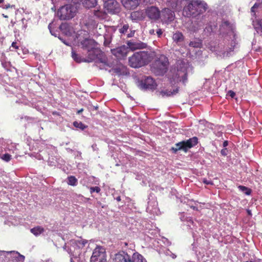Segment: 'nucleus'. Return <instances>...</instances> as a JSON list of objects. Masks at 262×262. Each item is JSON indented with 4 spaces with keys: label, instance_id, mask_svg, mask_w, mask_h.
<instances>
[{
    "label": "nucleus",
    "instance_id": "obj_1",
    "mask_svg": "<svg viewBox=\"0 0 262 262\" xmlns=\"http://www.w3.org/2000/svg\"><path fill=\"white\" fill-rule=\"evenodd\" d=\"M183 8V14L187 17H195L204 13L208 9L207 4L201 0H189Z\"/></svg>",
    "mask_w": 262,
    "mask_h": 262
},
{
    "label": "nucleus",
    "instance_id": "obj_53",
    "mask_svg": "<svg viewBox=\"0 0 262 262\" xmlns=\"http://www.w3.org/2000/svg\"><path fill=\"white\" fill-rule=\"evenodd\" d=\"M127 36H128V37H132V35H129V34H128Z\"/></svg>",
    "mask_w": 262,
    "mask_h": 262
},
{
    "label": "nucleus",
    "instance_id": "obj_16",
    "mask_svg": "<svg viewBox=\"0 0 262 262\" xmlns=\"http://www.w3.org/2000/svg\"><path fill=\"white\" fill-rule=\"evenodd\" d=\"M111 71L118 76L126 75L128 74L126 67L122 64H118L115 67L112 68Z\"/></svg>",
    "mask_w": 262,
    "mask_h": 262
},
{
    "label": "nucleus",
    "instance_id": "obj_31",
    "mask_svg": "<svg viewBox=\"0 0 262 262\" xmlns=\"http://www.w3.org/2000/svg\"><path fill=\"white\" fill-rule=\"evenodd\" d=\"M234 46L235 42H232L231 44V47L229 48L228 50L224 52L223 55L226 56H229L230 52H233L234 51Z\"/></svg>",
    "mask_w": 262,
    "mask_h": 262
},
{
    "label": "nucleus",
    "instance_id": "obj_25",
    "mask_svg": "<svg viewBox=\"0 0 262 262\" xmlns=\"http://www.w3.org/2000/svg\"><path fill=\"white\" fill-rule=\"evenodd\" d=\"M143 256L137 252L134 253L132 256H130V262H143Z\"/></svg>",
    "mask_w": 262,
    "mask_h": 262
},
{
    "label": "nucleus",
    "instance_id": "obj_33",
    "mask_svg": "<svg viewBox=\"0 0 262 262\" xmlns=\"http://www.w3.org/2000/svg\"><path fill=\"white\" fill-rule=\"evenodd\" d=\"M129 27L128 24H124L123 26L119 29L120 33L121 34H125L129 29Z\"/></svg>",
    "mask_w": 262,
    "mask_h": 262
},
{
    "label": "nucleus",
    "instance_id": "obj_46",
    "mask_svg": "<svg viewBox=\"0 0 262 262\" xmlns=\"http://www.w3.org/2000/svg\"><path fill=\"white\" fill-rule=\"evenodd\" d=\"M224 24L226 26H228L230 25V23L228 21H225L224 22Z\"/></svg>",
    "mask_w": 262,
    "mask_h": 262
},
{
    "label": "nucleus",
    "instance_id": "obj_54",
    "mask_svg": "<svg viewBox=\"0 0 262 262\" xmlns=\"http://www.w3.org/2000/svg\"><path fill=\"white\" fill-rule=\"evenodd\" d=\"M191 208H192L193 209H194L195 208V207L193 206V207H191Z\"/></svg>",
    "mask_w": 262,
    "mask_h": 262
},
{
    "label": "nucleus",
    "instance_id": "obj_14",
    "mask_svg": "<svg viewBox=\"0 0 262 262\" xmlns=\"http://www.w3.org/2000/svg\"><path fill=\"white\" fill-rule=\"evenodd\" d=\"M115 262H130V256L126 252L121 251L115 255Z\"/></svg>",
    "mask_w": 262,
    "mask_h": 262
},
{
    "label": "nucleus",
    "instance_id": "obj_40",
    "mask_svg": "<svg viewBox=\"0 0 262 262\" xmlns=\"http://www.w3.org/2000/svg\"><path fill=\"white\" fill-rule=\"evenodd\" d=\"M258 6H259V4L255 3V4L253 5V6L251 8V12H254V11H255V10H255V9L257 8L258 7Z\"/></svg>",
    "mask_w": 262,
    "mask_h": 262
},
{
    "label": "nucleus",
    "instance_id": "obj_48",
    "mask_svg": "<svg viewBox=\"0 0 262 262\" xmlns=\"http://www.w3.org/2000/svg\"><path fill=\"white\" fill-rule=\"evenodd\" d=\"M116 199L118 202H120L121 201V197L120 196H118L116 198Z\"/></svg>",
    "mask_w": 262,
    "mask_h": 262
},
{
    "label": "nucleus",
    "instance_id": "obj_30",
    "mask_svg": "<svg viewBox=\"0 0 262 262\" xmlns=\"http://www.w3.org/2000/svg\"><path fill=\"white\" fill-rule=\"evenodd\" d=\"M73 125L76 128H79L81 130H84L87 128L88 126L82 123L81 122L74 121Z\"/></svg>",
    "mask_w": 262,
    "mask_h": 262
},
{
    "label": "nucleus",
    "instance_id": "obj_15",
    "mask_svg": "<svg viewBox=\"0 0 262 262\" xmlns=\"http://www.w3.org/2000/svg\"><path fill=\"white\" fill-rule=\"evenodd\" d=\"M95 43L96 42L94 40L86 38L84 39L80 42L82 49L86 50L88 51L96 48Z\"/></svg>",
    "mask_w": 262,
    "mask_h": 262
},
{
    "label": "nucleus",
    "instance_id": "obj_21",
    "mask_svg": "<svg viewBox=\"0 0 262 262\" xmlns=\"http://www.w3.org/2000/svg\"><path fill=\"white\" fill-rule=\"evenodd\" d=\"M93 13L96 17L100 19H105L107 17V12L100 9L94 10Z\"/></svg>",
    "mask_w": 262,
    "mask_h": 262
},
{
    "label": "nucleus",
    "instance_id": "obj_10",
    "mask_svg": "<svg viewBox=\"0 0 262 262\" xmlns=\"http://www.w3.org/2000/svg\"><path fill=\"white\" fill-rule=\"evenodd\" d=\"M128 52V48L125 46H122L111 50L112 53L118 58H122L125 57Z\"/></svg>",
    "mask_w": 262,
    "mask_h": 262
},
{
    "label": "nucleus",
    "instance_id": "obj_8",
    "mask_svg": "<svg viewBox=\"0 0 262 262\" xmlns=\"http://www.w3.org/2000/svg\"><path fill=\"white\" fill-rule=\"evenodd\" d=\"M71 5H66L61 7L57 11V15L61 20L70 19L74 17L75 12Z\"/></svg>",
    "mask_w": 262,
    "mask_h": 262
},
{
    "label": "nucleus",
    "instance_id": "obj_35",
    "mask_svg": "<svg viewBox=\"0 0 262 262\" xmlns=\"http://www.w3.org/2000/svg\"><path fill=\"white\" fill-rule=\"evenodd\" d=\"M189 45L190 47L198 48L201 47V43L200 42L192 41L189 42Z\"/></svg>",
    "mask_w": 262,
    "mask_h": 262
},
{
    "label": "nucleus",
    "instance_id": "obj_11",
    "mask_svg": "<svg viewBox=\"0 0 262 262\" xmlns=\"http://www.w3.org/2000/svg\"><path fill=\"white\" fill-rule=\"evenodd\" d=\"M162 17L166 23H169L174 20L175 14L174 11L169 8H165L161 11Z\"/></svg>",
    "mask_w": 262,
    "mask_h": 262
},
{
    "label": "nucleus",
    "instance_id": "obj_55",
    "mask_svg": "<svg viewBox=\"0 0 262 262\" xmlns=\"http://www.w3.org/2000/svg\"><path fill=\"white\" fill-rule=\"evenodd\" d=\"M250 262H253V261H250Z\"/></svg>",
    "mask_w": 262,
    "mask_h": 262
},
{
    "label": "nucleus",
    "instance_id": "obj_9",
    "mask_svg": "<svg viewBox=\"0 0 262 262\" xmlns=\"http://www.w3.org/2000/svg\"><path fill=\"white\" fill-rule=\"evenodd\" d=\"M104 8L107 10V13L112 14L118 13L120 10L119 3L115 0L105 2Z\"/></svg>",
    "mask_w": 262,
    "mask_h": 262
},
{
    "label": "nucleus",
    "instance_id": "obj_34",
    "mask_svg": "<svg viewBox=\"0 0 262 262\" xmlns=\"http://www.w3.org/2000/svg\"><path fill=\"white\" fill-rule=\"evenodd\" d=\"M255 28L257 32H260L262 33V18L257 21Z\"/></svg>",
    "mask_w": 262,
    "mask_h": 262
},
{
    "label": "nucleus",
    "instance_id": "obj_49",
    "mask_svg": "<svg viewBox=\"0 0 262 262\" xmlns=\"http://www.w3.org/2000/svg\"><path fill=\"white\" fill-rule=\"evenodd\" d=\"M154 32H155L154 30V29H151V30H150L149 31V33L150 34H154Z\"/></svg>",
    "mask_w": 262,
    "mask_h": 262
},
{
    "label": "nucleus",
    "instance_id": "obj_52",
    "mask_svg": "<svg viewBox=\"0 0 262 262\" xmlns=\"http://www.w3.org/2000/svg\"><path fill=\"white\" fill-rule=\"evenodd\" d=\"M65 25H62L60 26V28H62V27H64Z\"/></svg>",
    "mask_w": 262,
    "mask_h": 262
},
{
    "label": "nucleus",
    "instance_id": "obj_56",
    "mask_svg": "<svg viewBox=\"0 0 262 262\" xmlns=\"http://www.w3.org/2000/svg\"><path fill=\"white\" fill-rule=\"evenodd\" d=\"M261 3H262V0H261Z\"/></svg>",
    "mask_w": 262,
    "mask_h": 262
},
{
    "label": "nucleus",
    "instance_id": "obj_43",
    "mask_svg": "<svg viewBox=\"0 0 262 262\" xmlns=\"http://www.w3.org/2000/svg\"><path fill=\"white\" fill-rule=\"evenodd\" d=\"M11 47L14 48L15 49H17L18 48V47L16 45V42H13L11 45Z\"/></svg>",
    "mask_w": 262,
    "mask_h": 262
},
{
    "label": "nucleus",
    "instance_id": "obj_27",
    "mask_svg": "<svg viewBox=\"0 0 262 262\" xmlns=\"http://www.w3.org/2000/svg\"><path fill=\"white\" fill-rule=\"evenodd\" d=\"M88 243V241L84 239H78L75 241V244L79 248H82Z\"/></svg>",
    "mask_w": 262,
    "mask_h": 262
},
{
    "label": "nucleus",
    "instance_id": "obj_42",
    "mask_svg": "<svg viewBox=\"0 0 262 262\" xmlns=\"http://www.w3.org/2000/svg\"><path fill=\"white\" fill-rule=\"evenodd\" d=\"M163 33V32L162 31V30L161 29H159L157 31V34L158 35V36L159 37H161V36L162 35Z\"/></svg>",
    "mask_w": 262,
    "mask_h": 262
},
{
    "label": "nucleus",
    "instance_id": "obj_51",
    "mask_svg": "<svg viewBox=\"0 0 262 262\" xmlns=\"http://www.w3.org/2000/svg\"><path fill=\"white\" fill-rule=\"evenodd\" d=\"M2 16L5 18H8V16L7 15H5L4 14H2Z\"/></svg>",
    "mask_w": 262,
    "mask_h": 262
},
{
    "label": "nucleus",
    "instance_id": "obj_50",
    "mask_svg": "<svg viewBox=\"0 0 262 262\" xmlns=\"http://www.w3.org/2000/svg\"><path fill=\"white\" fill-rule=\"evenodd\" d=\"M83 111V108H81V109L78 110V112H77V114H79L80 113L82 112Z\"/></svg>",
    "mask_w": 262,
    "mask_h": 262
},
{
    "label": "nucleus",
    "instance_id": "obj_32",
    "mask_svg": "<svg viewBox=\"0 0 262 262\" xmlns=\"http://www.w3.org/2000/svg\"><path fill=\"white\" fill-rule=\"evenodd\" d=\"M72 57L73 59L77 62H81V61H83V60H81V58L78 56V55L73 50L72 51Z\"/></svg>",
    "mask_w": 262,
    "mask_h": 262
},
{
    "label": "nucleus",
    "instance_id": "obj_12",
    "mask_svg": "<svg viewBox=\"0 0 262 262\" xmlns=\"http://www.w3.org/2000/svg\"><path fill=\"white\" fill-rule=\"evenodd\" d=\"M147 16L151 19L157 20L160 16V11L159 9L155 6L148 7L146 10Z\"/></svg>",
    "mask_w": 262,
    "mask_h": 262
},
{
    "label": "nucleus",
    "instance_id": "obj_29",
    "mask_svg": "<svg viewBox=\"0 0 262 262\" xmlns=\"http://www.w3.org/2000/svg\"><path fill=\"white\" fill-rule=\"evenodd\" d=\"M238 188L241 191L243 192L246 195H250L252 192V190L247 187L239 185Z\"/></svg>",
    "mask_w": 262,
    "mask_h": 262
},
{
    "label": "nucleus",
    "instance_id": "obj_38",
    "mask_svg": "<svg viewBox=\"0 0 262 262\" xmlns=\"http://www.w3.org/2000/svg\"><path fill=\"white\" fill-rule=\"evenodd\" d=\"M104 38V45L106 47L108 46L111 42V40L108 38H106L105 37Z\"/></svg>",
    "mask_w": 262,
    "mask_h": 262
},
{
    "label": "nucleus",
    "instance_id": "obj_18",
    "mask_svg": "<svg viewBox=\"0 0 262 262\" xmlns=\"http://www.w3.org/2000/svg\"><path fill=\"white\" fill-rule=\"evenodd\" d=\"M127 45L128 50H129V49H130L132 51H134L137 49H144L146 47V45L143 42L138 43L128 41Z\"/></svg>",
    "mask_w": 262,
    "mask_h": 262
},
{
    "label": "nucleus",
    "instance_id": "obj_6",
    "mask_svg": "<svg viewBox=\"0 0 262 262\" xmlns=\"http://www.w3.org/2000/svg\"><path fill=\"white\" fill-rule=\"evenodd\" d=\"M105 249L101 246H97L93 250L90 262H106Z\"/></svg>",
    "mask_w": 262,
    "mask_h": 262
},
{
    "label": "nucleus",
    "instance_id": "obj_23",
    "mask_svg": "<svg viewBox=\"0 0 262 262\" xmlns=\"http://www.w3.org/2000/svg\"><path fill=\"white\" fill-rule=\"evenodd\" d=\"M44 231V228L39 226L35 227L30 230L31 232L36 236L42 233Z\"/></svg>",
    "mask_w": 262,
    "mask_h": 262
},
{
    "label": "nucleus",
    "instance_id": "obj_7",
    "mask_svg": "<svg viewBox=\"0 0 262 262\" xmlns=\"http://www.w3.org/2000/svg\"><path fill=\"white\" fill-rule=\"evenodd\" d=\"M138 87L142 90L154 91L157 89V84L151 77L147 76L139 81Z\"/></svg>",
    "mask_w": 262,
    "mask_h": 262
},
{
    "label": "nucleus",
    "instance_id": "obj_17",
    "mask_svg": "<svg viewBox=\"0 0 262 262\" xmlns=\"http://www.w3.org/2000/svg\"><path fill=\"white\" fill-rule=\"evenodd\" d=\"M140 0H121L122 5L127 9L136 8L139 4Z\"/></svg>",
    "mask_w": 262,
    "mask_h": 262
},
{
    "label": "nucleus",
    "instance_id": "obj_19",
    "mask_svg": "<svg viewBox=\"0 0 262 262\" xmlns=\"http://www.w3.org/2000/svg\"><path fill=\"white\" fill-rule=\"evenodd\" d=\"M179 88H177L175 90H173V91L166 90H162L158 92L157 95L160 96H161L162 97L164 96L169 97L170 96L175 95L177 94L179 92Z\"/></svg>",
    "mask_w": 262,
    "mask_h": 262
},
{
    "label": "nucleus",
    "instance_id": "obj_4",
    "mask_svg": "<svg viewBox=\"0 0 262 262\" xmlns=\"http://www.w3.org/2000/svg\"><path fill=\"white\" fill-rule=\"evenodd\" d=\"M198 143V138L193 137L187 140H184L175 144L174 146L172 147L171 150L174 154H176L179 150L187 152L189 149L195 146Z\"/></svg>",
    "mask_w": 262,
    "mask_h": 262
},
{
    "label": "nucleus",
    "instance_id": "obj_28",
    "mask_svg": "<svg viewBox=\"0 0 262 262\" xmlns=\"http://www.w3.org/2000/svg\"><path fill=\"white\" fill-rule=\"evenodd\" d=\"M68 184L71 186H76L78 183L77 179L74 176H69L68 177Z\"/></svg>",
    "mask_w": 262,
    "mask_h": 262
},
{
    "label": "nucleus",
    "instance_id": "obj_5",
    "mask_svg": "<svg viewBox=\"0 0 262 262\" xmlns=\"http://www.w3.org/2000/svg\"><path fill=\"white\" fill-rule=\"evenodd\" d=\"M103 53L98 48H95L88 51L87 58L83 60L84 62H91L93 61L101 63H106V60L102 58Z\"/></svg>",
    "mask_w": 262,
    "mask_h": 262
},
{
    "label": "nucleus",
    "instance_id": "obj_47",
    "mask_svg": "<svg viewBox=\"0 0 262 262\" xmlns=\"http://www.w3.org/2000/svg\"><path fill=\"white\" fill-rule=\"evenodd\" d=\"M221 153H222V154L223 155H224V156L226 155V152H225V150H224V149H222V151H221Z\"/></svg>",
    "mask_w": 262,
    "mask_h": 262
},
{
    "label": "nucleus",
    "instance_id": "obj_45",
    "mask_svg": "<svg viewBox=\"0 0 262 262\" xmlns=\"http://www.w3.org/2000/svg\"><path fill=\"white\" fill-rule=\"evenodd\" d=\"M247 213L250 216H252V213H251V211L249 209H247Z\"/></svg>",
    "mask_w": 262,
    "mask_h": 262
},
{
    "label": "nucleus",
    "instance_id": "obj_39",
    "mask_svg": "<svg viewBox=\"0 0 262 262\" xmlns=\"http://www.w3.org/2000/svg\"><path fill=\"white\" fill-rule=\"evenodd\" d=\"M203 182L204 183V184H207V185H209V184H210V185H213V183L212 181H208L207 180V179H204L203 180Z\"/></svg>",
    "mask_w": 262,
    "mask_h": 262
},
{
    "label": "nucleus",
    "instance_id": "obj_44",
    "mask_svg": "<svg viewBox=\"0 0 262 262\" xmlns=\"http://www.w3.org/2000/svg\"><path fill=\"white\" fill-rule=\"evenodd\" d=\"M228 142L227 141H225L223 143V146L224 147H226L228 145Z\"/></svg>",
    "mask_w": 262,
    "mask_h": 262
},
{
    "label": "nucleus",
    "instance_id": "obj_22",
    "mask_svg": "<svg viewBox=\"0 0 262 262\" xmlns=\"http://www.w3.org/2000/svg\"><path fill=\"white\" fill-rule=\"evenodd\" d=\"M172 39L177 44L179 45L180 42H182L184 40V37L181 32H176L175 33L173 34Z\"/></svg>",
    "mask_w": 262,
    "mask_h": 262
},
{
    "label": "nucleus",
    "instance_id": "obj_37",
    "mask_svg": "<svg viewBox=\"0 0 262 262\" xmlns=\"http://www.w3.org/2000/svg\"><path fill=\"white\" fill-rule=\"evenodd\" d=\"M100 190H101L100 188L98 186L91 187L90 188V192L91 193H93L94 192H96L97 193H99L100 191Z\"/></svg>",
    "mask_w": 262,
    "mask_h": 262
},
{
    "label": "nucleus",
    "instance_id": "obj_36",
    "mask_svg": "<svg viewBox=\"0 0 262 262\" xmlns=\"http://www.w3.org/2000/svg\"><path fill=\"white\" fill-rule=\"evenodd\" d=\"M1 159L6 162H9L11 159V155L9 154H5L2 156Z\"/></svg>",
    "mask_w": 262,
    "mask_h": 262
},
{
    "label": "nucleus",
    "instance_id": "obj_41",
    "mask_svg": "<svg viewBox=\"0 0 262 262\" xmlns=\"http://www.w3.org/2000/svg\"><path fill=\"white\" fill-rule=\"evenodd\" d=\"M228 94L231 98H234L235 96V93L231 90L229 91Z\"/></svg>",
    "mask_w": 262,
    "mask_h": 262
},
{
    "label": "nucleus",
    "instance_id": "obj_24",
    "mask_svg": "<svg viewBox=\"0 0 262 262\" xmlns=\"http://www.w3.org/2000/svg\"><path fill=\"white\" fill-rule=\"evenodd\" d=\"M5 0H0V7L3 9L8 10L9 9L15 10L16 6L9 3L5 4Z\"/></svg>",
    "mask_w": 262,
    "mask_h": 262
},
{
    "label": "nucleus",
    "instance_id": "obj_2",
    "mask_svg": "<svg viewBox=\"0 0 262 262\" xmlns=\"http://www.w3.org/2000/svg\"><path fill=\"white\" fill-rule=\"evenodd\" d=\"M151 60L150 54L148 52L140 51L135 53L129 58L130 67L137 68L147 64Z\"/></svg>",
    "mask_w": 262,
    "mask_h": 262
},
{
    "label": "nucleus",
    "instance_id": "obj_26",
    "mask_svg": "<svg viewBox=\"0 0 262 262\" xmlns=\"http://www.w3.org/2000/svg\"><path fill=\"white\" fill-rule=\"evenodd\" d=\"M97 4L96 0H83V6L88 8L94 7Z\"/></svg>",
    "mask_w": 262,
    "mask_h": 262
},
{
    "label": "nucleus",
    "instance_id": "obj_13",
    "mask_svg": "<svg viewBox=\"0 0 262 262\" xmlns=\"http://www.w3.org/2000/svg\"><path fill=\"white\" fill-rule=\"evenodd\" d=\"M7 257L9 259V262H22L25 257L17 252H8Z\"/></svg>",
    "mask_w": 262,
    "mask_h": 262
},
{
    "label": "nucleus",
    "instance_id": "obj_20",
    "mask_svg": "<svg viewBox=\"0 0 262 262\" xmlns=\"http://www.w3.org/2000/svg\"><path fill=\"white\" fill-rule=\"evenodd\" d=\"M176 77L177 78V82L182 81L183 83L185 84L187 81V73L186 71H184L183 72V74H181V72L178 71L176 74Z\"/></svg>",
    "mask_w": 262,
    "mask_h": 262
},
{
    "label": "nucleus",
    "instance_id": "obj_3",
    "mask_svg": "<svg viewBox=\"0 0 262 262\" xmlns=\"http://www.w3.org/2000/svg\"><path fill=\"white\" fill-rule=\"evenodd\" d=\"M168 64V58L161 55L152 63V70L157 75H163L167 72Z\"/></svg>",
    "mask_w": 262,
    "mask_h": 262
}]
</instances>
